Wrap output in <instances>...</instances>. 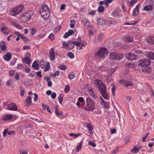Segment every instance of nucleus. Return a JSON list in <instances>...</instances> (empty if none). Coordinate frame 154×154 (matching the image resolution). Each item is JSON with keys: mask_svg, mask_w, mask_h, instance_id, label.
<instances>
[{"mask_svg": "<svg viewBox=\"0 0 154 154\" xmlns=\"http://www.w3.org/2000/svg\"><path fill=\"white\" fill-rule=\"evenodd\" d=\"M124 41L129 42H132L133 40V38L131 35H126L123 37Z\"/></svg>", "mask_w": 154, "mask_h": 154, "instance_id": "14", "label": "nucleus"}, {"mask_svg": "<svg viewBox=\"0 0 154 154\" xmlns=\"http://www.w3.org/2000/svg\"><path fill=\"white\" fill-rule=\"evenodd\" d=\"M67 56L69 57L70 59H73L74 57V55L73 53L71 52H68L67 53Z\"/></svg>", "mask_w": 154, "mask_h": 154, "instance_id": "44", "label": "nucleus"}, {"mask_svg": "<svg viewBox=\"0 0 154 154\" xmlns=\"http://www.w3.org/2000/svg\"><path fill=\"white\" fill-rule=\"evenodd\" d=\"M145 55L149 59L154 60V53L153 52H147Z\"/></svg>", "mask_w": 154, "mask_h": 154, "instance_id": "16", "label": "nucleus"}, {"mask_svg": "<svg viewBox=\"0 0 154 154\" xmlns=\"http://www.w3.org/2000/svg\"><path fill=\"white\" fill-rule=\"evenodd\" d=\"M6 109L16 111L17 109V107L16 104L13 103H12L8 104L6 108H5Z\"/></svg>", "mask_w": 154, "mask_h": 154, "instance_id": "10", "label": "nucleus"}, {"mask_svg": "<svg viewBox=\"0 0 154 154\" xmlns=\"http://www.w3.org/2000/svg\"><path fill=\"white\" fill-rule=\"evenodd\" d=\"M20 89L21 91L20 95L21 96H22L24 95V92H25V90L23 88L22 86H20Z\"/></svg>", "mask_w": 154, "mask_h": 154, "instance_id": "53", "label": "nucleus"}, {"mask_svg": "<svg viewBox=\"0 0 154 154\" xmlns=\"http://www.w3.org/2000/svg\"><path fill=\"white\" fill-rule=\"evenodd\" d=\"M98 89L100 90L101 94L104 93L106 92V87L104 84H103L102 86L100 87Z\"/></svg>", "mask_w": 154, "mask_h": 154, "instance_id": "28", "label": "nucleus"}, {"mask_svg": "<svg viewBox=\"0 0 154 154\" xmlns=\"http://www.w3.org/2000/svg\"><path fill=\"white\" fill-rule=\"evenodd\" d=\"M117 69V67H116L113 68H112L109 70V72H111V73H113L114 72H115L116 69Z\"/></svg>", "mask_w": 154, "mask_h": 154, "instance_id": "54", "label": "nucleus"}, {"mask_svg": "<svg viewBox=\"0 0 154 154\" xmlns=\"http://www.w3.org/2000/svg\"><path fill=\"white\" fill-rule=\"evenodd\" d=\"M142 71L146 74H149L152 72V68L149 66L143 67L141 69Z\"/></svg>", "mask_w": 154, "mask_h": 154, "instance_id": "11", "label": "nucleus"}, {"mask_svg": "<svg viewBox=\"0 0 154 154\" xmlns=\"http://www.w3.org/2000/svg\"><path fill=\"white\" fill-rule=\"evenodd\" d=\"M20 38L22 39V40L26 43H28L29 42V40L26 37H24L22 36L21 35L20 36Z\"/></svg>", "mask_w": 154, "mask_h": 154, "instance_id": "46", "label": "nucleus"}, {"mask_svg": "<svg viewBox=\"0 0 154 154\" xmlns=\"http://www.w3.org/2000/svg\"><path fill=\"white\" fill-rule=\"evenodd\" d=\"M137 0H132L131 2H127V3H129L130 5L133 6L134 4L136 3Z\"/></svg>", "mask_w": 154, "mask_h": 154, "instance_id": "48", "label": "nucleus"}, {"mask_svg": "<svg viewBox=\"0 0 154 154\" xmlns=\"http://www.w3.org/2000/svg\"><path fill=\"white\" fill-rule=\"evenodd\" d=\"M63 96H64L63 94H60V95L58 97V100H59V103L61 104H62Z\"/></svg>", "mask_w": 154, "mask_h": 154, "instance_id": "40", "label": "nucleus"}, {"mask_svg": "<svg viewBox=\"0 0 154 154\" xmlns=\"http://www.w3.org/2000/svg\"><path fill=\"white\" fill-rule=\"evenodd\" d=\"M151 64L150 60L147 59H142L138 61V65L143 67L149 66Z\"/></svg>", "mask_w": 154, "mask_h": 154, "instance_id": "7", "label": "nucleus"}, {"mask_svg": "<svg viewBox=\"0 0 154 154\" xmlns=\"http://www.w3.org/2000/svg\"><path fill=\"white\" fill-rule=\"evenodd\" d=\"M132 51H134V52L138 54H140L143 53V51L140 50H138L135 48H134L132 49Z\"/></svg>", "mask_w": 154, "mask_h": 154, "instance_id": "38", "label": "nucleus"}, {"mask_svg": "<svg viewBox=\"0 0 154 154\" xmlns=\"http://www.w3.org/2000/svg\"><path fill=\"white\" fill-rule=\"evenodd\" d=\"M8 129H5L3 132V136L4 137L5 136V134H7L8 135H11L15 133L14 131H11L8 132Z\"/></svg>", "mask_w": 154, "mask_h": 154, "instance_id": "21", "label": "nucleus"}, {"mask_svg": "<svg viewBox=\"0 0 154 154\" xmlns=\"http://www.w3.org/2000/svg\"><path fill=\"white\" fill-rule=\"evenodd\" d=\"M24 8L23 5L20 4L14 8L10 12V14L13 16H16L20 13Z\"/></svg>", "mask_w": 154, "mask_h": 154, "instance_id": "5", "label": "nucleus"}, {"mask_svg": "<svg viewBox=\"0 0 154 154\" xmlns=\"http://www.w3.org/2000/svg\"><path fill=\"white\" fill-rule=\"evenodd\" d=\"M109 57L112 60H120L123 58L124 57L122 54L113 52L110 53Z\"/></svg>", "mask_w": 154, "mask_h": 154, "instance_id": "6", "label": "nucleus"}, {"mask_svg": "<svg viewBox=\"0 0 154 154\" xmlns=\"http://www.w3.org/2000/svg\"><path fill=\"white\" fill-rule=\"evenodd\" d=\"M81 134L80 133H78L77 134H74L73 133H70L69 135L70 136L75 137V138L78 137L80 136Z\"/></svg>", "mask_w": 154, "mask_h": 154, "instance_id": "49", "label": "nucleus"}, {"mask_svg": "<svg viewBox=\"0 0 154 154\" xmlns=\"http://www.w3.org/2000/svg\"><path fill=\"white\" fill-rule=\"evenodd\" d=\"M40 13L44 19H48L50 16V12L47 5L43 6L40 10Z\"/></svg>", "mask_w": 154, "mask_h": 154, "instance_id": "4", "label": "nucleus"}, {"mask_svg": "<svg viewBox=\"0 0 154 154\" xmlns=\"http://www.w3.org/2000/svg\"><path fill=\"white\" fill-rule=\"evenodd\" d=\"M49 57L51 61H53L55 59V55L54 48H51L49 51Z\"/></svg>", "mask_w": 154, "mask_h": 154, "instance_id": "13", "label": "nucleus"}, {"mask_svg": "<svg viewBox=\"0 0 154 154\" xmlns=\"http://www.w3.org/2000/svg\"><path fill=\"white\" fill-rule=\"evenodd\" d=\"M119 147H117V148L114 149V150L112 151L111 154H115L118 151Z\"/></svg>", "mask_w": 154, "mask_h": 154, "instance_id": "64", "label": "nucleus"}, {"mask_svg": "<svg viewBox=\"0 0 154 154\" xmlns=\"http://www.w3.org/2000/svg\"><path fill=\"white\" fill-rule=\"evenodd\" d=\"M1 31L5 35H8L9 33V30L5 26L2 27L1 29Z\"/></svg>", "mask_w": 154, "mask_h": 154, "instance_id": "25", "label": "nucleus"}, {"mask_svg": "<svg viewBox=\"0 0 154 154\" xmlns=\"http://www.w3.org/2000/svg\"><path fill=\"white\" fill-rule=\"evenodd\" d=\"M101 103L102 105H103L104 108H108L109 106V103L105 101L102 97H101Z\"/></svg>", "mask_w": 154, "mask_h": 154, "instance_id": "22", "label": "nucleus"}, {"mask_svg": "<svg viewBox=\"0 0 154 154\" xmlns=\"http://www.w3.org/2000/svg\"><path fill=\"white\" fill-rule=\"evenodd\" d=\"M88 144V145H90L94 147H95L96 146L95 143L94 142H92L91 141H89Z\"/></svg>", "mask_w": 154, "mask_h": 154, "instance_id": "57", "label": "nucleus"}, {"mask_svg": "<svg viewBox=\"0 0 154 154\" xmlns=\"http://www.w3.org/2000/svg\"><path fill=\"white\" fill-rule=\"evenodd\" d=\"M56 93L54 92L51 94V97L52 98L54 99L56 97Z\"/></svg>", "mask_w": 154, "mask_h": 154, "instance_id": "63", "label": "nucleus"}, {"mask_svg": "<svg viewBox=\"0 0 154 154\" xmlns=\"http://www.w3.org/2000/svg\"><path fill=\"white\" fill-rule=\"evenodd\" d=\"M44 79L48 83V86L49 87H51L52 85V82L50 79L47 77H45L44 78Z\"/></svg>", "mask_w": 154, "mask_h": 154, "instance_id": "36", "label": "nucleus"}, {"mask_svg": "<svg viewBox=\"0 0 154 154\" xmlns=\"http://www.w3.org/2000/svg\"><path fill=\"white\" fill-rule=\"evenodd\" d=\"M97 23L99 25H103L105 24V21L103 19L100 18L97 20Z\"/></svg>", "mask_w": 154, "mask_h": 154, "instance_id": "27", "label": "nucleus"}, {"mask_svg": "<svg viewBox=\"0 0 154 154\" xmlns=\"http://www.w3.org/2000/svg\"><path fill=\"white\" fill-rule=\"evenodd\" d=\"M139 7L140 5L138 4L134 9L132 13V15L133 16H136L138 15L139 10Z\"/></svg>", "mask_w": 154, "mask_h": 154, "instance_id": "17", "label": "nucleus"}, {"mask_svg": "<svg viewBox=\"0 0 154 154\" xmlns=\"http://www.w3.org/2000/svg\"><path fill=\"white\" fill-rule=\"evenodd\" d=\"M40 65L42 68H45L44 71L45 72L48 71L50 67L49 63L48 62L45 63L44 60H43L40 61Z\"/></svg>", "mask_w": 154, "mask_h": 154, "instance_id": "8", "label": "nucleus"}, {"mask_svg": "<svg viewBox=\"0 0 154 154\" xmlns=\"http://www.w3.org/2000/svg\"><path fill=\"white\" fill-rule=\"evenodd\" d=\"M104 7L103 6H100L98 8L97 11L99 13H101L104 11Z\"/></svg>", "mask_w": 154, "mask_h": 154, "instance_id": "41", "label": "nucleus"}, {"mask_svg": "<svg viewBox=\"0 0 154 154\" xmlns=\"http://www.w3.org/2000/svg\"><path fill=\"white\" fill-rule=\"evenodd\" d=\"M57 107H56V108ZM55 112L56 115L58 117H59L63 114L62 111L58 110L57 108H56Z\"/></svg>", "mask_w": 154, "mask_h": 154, "instance_id": "37", "label": "nucleus"}, {"mask_svg": "<svg viewBox=\"0 0 154 154\" xmlns=\"http://www.w3.org/2000/svg\"><path fill=\"white\" fill-rule=\"evenodd\" d=\"M83 24L85 25L88 27H89L90 26V23L88 19L85 18L83 20Z\"/></svg>", "mask_w": 154, "mask_h": 154, "instance_id": "31", "label": "nucleus"}, {"mask_svg": "<svg viewBox=\"0 0 154 154\" xmlns=\"http://www.w3.org/2000/svg\"><path fill=\"white\" fill-rule=\"evenodd\" d=\"M125 57L128 60L133 61L138 59V56L130 53H127L125 54Z\"/></svg>", "mask_w": 154, "mask_h": 154, "instance_id": "9", "label": "nucleus"}, {"mask_svg": "<svg viewBox=\"0 0 154 154\" xmlns=\"http://www.w3.org/2000/svg\"><path fill=\"white\" fill-rule=\"evenodd\" d=\"M82 142L81 141L79 143V144L77 146L76 149V151L77 152H79L82 149Z\"/></svg>", "mask_w": 154, "mask_h": 154, "instance_id": "32", "label": "nucleus"}, {"mask_svg": "<svg viewBox=\"0 0 154 154\" xmlns=\"http://www.w3.org/2000/svg\"><path fill=\"white\" fill-rule=\"evenodd\" d=\"M103 34H100L98 37V40L100 42L101 41L103 38Z\"/></svg>", "mask_w": 154, "mask_h": 154, "instance_id": "52", "label": "nucleus"}, {"mask_svg": "<svg viewBox=\"0 0 154 154\" xmlns=\"http://www.w3.org/2000/svg\"><path fill=\"white\" fill-rule=\"evenodd\" d=\"M59 72L58 71H56L54 74L53 75H52V76L53 77H54L56 76H58L59 75Z\"/></svg>", "mask_w": 154, "mask_h": 154, "instance_id": "62", "label": "nucleus"}, {"mask_svg": "<svg viewBox=\"0 0 154 154\" xmlns=\"http://www.w3.org/2000/svg\"><path fill=\"white\" fill-rule=\"evenodd\" d=\"M147 42L151 44H154V36H150L147 38Z\"/></svg>", "mask_w": 154, "mask_h": 154, "instance_id": "23", "label": "nucleus"}, {"mask_svg": "<svg viewBox=\"0 0 154 154\" xmlns=\"http://www.w3.org/2000/svg\"><path fill=\"white\" fill-rule=\"evenodd\" d=\"M11 54L10 53H8L3 56V58L5 61H9L11 59Z\"/></svg>", "mask_w": 154, "mask_h": 154, "instance_id": "18", "label": "nucleus"}, {"mask_svg": "<svg viewBox=\"0 0 154 154\" xmlns=\"http://www.w3.org/2000/svg\"><path fill=\"white\" fill-rule=\"evenodd\" d=\"M107 50L105 48L101 47L100 49L95 53L96 57L100 59H104L105 57L106 54H107Z\"/></svg>", "mask_w": 154, "mask_h": 154, "instance_id": "3", "label": "nucleus"}, {"mask_svg": "<svg viewBox=\"0 0 154 154\" xmlns=\"http://www.w3.org/2000/svg\"><path fill=\"white\" fill-rule=\"evenodd\" d=\"M88 92L90 95L94 98H95L97 97V95L95 94L93 89L92 88H90L89 89Z\"/></svg>", "mask_w": 154, "mask_h": 154, "instance_id": "26", "label": "nucleus"}, {"mask_svg": "<svg viewBox=\"0 0 154 154\" xmlns=\"http://www.w3.org/2000/svg\"><path fill=\"white\" fill-rule=\"evenodd\" d=\"M60 26H58L54 30V32L55 33H57V32H59L60 31Z\"/></svg>", "mask_w": 154, "mask_h": 154, "instance_id": "45", "label": "nucleus"}, {"mask_svg": "<svg viewBox=\"0 0 154 154\" xmlns=\"http://www.w3.org/2000/svg\"><path fill=\"white\" fill-rule=\"evenodd\" d=\"M152 6L151 5H149L145 6L143 8V10L146 11H150L152 10Z\"/></svg>", "mask_w": 154, "mask_h": 154, "instance_id": "30", "label": "nucleus"}, {"mask_svg": "<svg viewBox=\"0 0 154 154\" xmlns=\"http://www.w3.org/2000/svg\"><path fill=\"white\" fill-rule=\"evenodd\" d=\"M59 68L60 69L62 70H65L66 69V66L64 65H60L59 66Z\"/></svg>", "mask_w": 154, "mask_h": 154, "instance_id": "60", "label": "nucleus"}, {"mask_svg": "<svg viewBox=\"0 0 154 154\" xmlns=\"http://www.w3.org/2000/svg\"><path fill=\"white\" fill-rule=\"evenodd\" d=\"M94 83L98 88L102 86V85L103 84V82L101 81L98 79L95 80Z\"/></svg>", "mask_w": 154, "mask_h": 154, "instance_id": "24", "label": "nucleus"}, {"mask_svg": "<svg viewBox=\"0 0 154 154\" xmlns=\"http://www.w3.org/2000/svg\"><path fill=\"white\" fill-rule=\"evenodd\" d=\"M75 75L74 72H71L69 73L68 77L70 79H72L75 77Z\"/></svg>", "mask_w": 154, "mask_h": 154, "instance_id": "39", "label": "nucleus"}, {"mask_svg": "<svg viewBox=\"0 0 154 154\" xmlns=\"http://www.w3.org/2000/svg\"><path fill=\"white\" fill-rule=\"evenodd\" d=\"M32 66L33 68L35 70H38V66L37 62H34L32 64Z\"/></svg>", "mask_w": 154, "mask_h": 154, "instance_id": "43", "label": "nucleus"}, {"mask_svg": "<svg viewBox=\"0 0 154 154\" xmlns=\"http://www.w3.org/2000/svg\"><path fill=\"white\" fill-rule=\"evenodd\" d=\"M130 137L128 136L126 137L125 139H124V142L125 143H127L128 142H129V140H130Z\"/></svg>", "mask_w": 154, "mask_h": 154, "instance_id": "59", "label": "nucleus"}, {"mask_svg": "<svg viewBox=\"0 0 154 154\" xmlns=\"http://www.w3.org/2000/svg\"><path fill=\"white\" fill-rule=\"evenodd\" d=\"M101 94L103 97L106 100L109 99V97L107 91L104 92V93H102Z\"/></svg>", "mask_w": 154, "mask_h": 154, "instance_id": "35", "label": "nucleus"}, {"mask_svg": "<svg viewBox=\"0 0 154 154\" xmlns=\"http://www.w3.org/2000/svg\"><path fill=\"white\" fill-rule=\"evenodd\" d=\"M13 115L11 114H7L4 115L3 116L2 119L5 121H8L11 119L13 118Z\"/></svg>", "mask_w": 154, "mask_h": 154, "instance_id": "20", "label": "nucleus"}, {"mask_svg": "<svg viewBox=\"0 0 154 154\" xmlns=\"http://www.w3.org/2000/svg\"><path fill=\"white\" fill-rule=\"evenodd\" d=\"M87 128L88 129L89 133L91 134H93L92 129H93L92 126L90 124H87Z\"/></svg>", "mask_w": 154, "mask_h": 154, "instance_id": "29", "label": "nucleus"}, {"mask_svg": "<svg viewBox=\"0 0 154 154\" xmlns=\"http://www.w3.org/2000/svg\"><path fill=\"white\" fill-rule=\"evenodd\" d=\"M32 98L30 96L27 97L26 100L25 105L27 106H29L32 103Z\"/></svg>", "mask_w": 154, "mask_h": 154, "instance_id": "19", "label": "nucleus"}, {"mask_svg": "<svg viewBox=\"0 0 154 154\" xmlns=\"http://www.w3.org/2000/svg\"><path fill=\"white\" fill-rule=\"evenodd\" d=\"M24 60L26 63L28 64L29 63L30 59L28 57L26 56H25L24 58Z\"/></svg>", "mask_w": 154, "mask_h": 154, "instance_id": "55", "label": "nucleus"}, {"mask_svg": "<svg viewBox=\"0 0 154 154\" xmlns=\"http://www.w3.org/2000/svg\"><path fill=\"white\" fill-rule=\"evenodd\" d=\"M86 105L85 108V110L87 111L93 110L95 108L94 101L90 98L87 97L86 99Z\"/></svg>", "mask_w": 154, "mask_h": 154, "instance_id": "2", "label": "nucleus"}, {"mask_svg": "<svg viewBox=\"0 0 154 154\" xmlns=\"http://www.w3.org/2000/svg\"><path fill=\"white\" fill-rule=\"evenodd\" d=\"M142 147L141 146H134L133 148L130 150L131 152H134V153H137L140 151V149Z\"/></svg>", "mask_w": 154, "mask_h": 154, "instance_id": "15", "label": "nucleus"}, {"mask_svg": "<svg viewBox=\"0 0 154 154\" xmlns=\"http://www.w3.org/2000/svg\"><path fill=\"white\" fill-rule=\"evenodd\" d=\"M75 23V20H72L70 21V28H73L74 27Z\"/></svg>", "mask_w": 154, "mask_h": 154, "instance_id": "47", "label": "nucleus"}, {"mask_svg": "<svg viewBox=\"0 0 154 154\" xmlns=\"http://www.w3.org/2000/svg\"><path fill=\"white\" fill-rule=\"evenodd\" d=\"M17 68L18 69L21 70L23 68V66L22 64H18Z\"/></svg>", "mask_w": 154, "mask_h": 154, "instance_id": "56", "label": "nucleus"}, {"mask_svg": "<svg viewBox=\"0 0 154 154\" xmlns=\"http://www.w3.org/2000/svg\"><path fill=\"white\" fill-rule=\"evenodd\" d=\"M34 95H35V97L34 98V101L35 102H36L37 101L38 99V95L35 93L34 94Z\"/></svg>", "mask_w": 154, "mask_h": 154, "instance_id": "61", "label": "nucleus"}, {"mask_svg": "<svg viewBox=\"0 0 154 154\" xmlns=\"http://www.w3.org/2000/svg\"><path fill=\"white\" fill-rule=\"evenodd\" d=\"M33 14V12L32 11H28L20 15L19 17V20L22 22H26L31 18Z\"/></svg>", "mask_w": 154, "mask_h": 154, "instance_id": "1", "label": "nucleus"}, {"mask_svg": "<svg viewBox=\"0 0 154 154\" xmlns=\"http://www.w3.org/2000/svg\"><path fill=\"white\" fill-rule=\"evenodd\" d=\"M112 1L113 0H104L105 5L106 6V7H108L109 4L111 3Z\"/></svg>", "mask_w": 154, "mask_h": 154, "instance_id": "42", "label": "nucleus"}, {"mask_svg": "<svg viewBox=\"0 0 154 154\" xmlns=\"http://www.w3.org/2000/svg\"><path fill=\"white\" fill-rule=\"evenodd\" d=\"M78 40H79L80 42H79L78 41H74V45H75L77 46H79L80 45L81 43H82L81 37H79L78 38Z\"/></svg>", "mask_w": 154, "mask_h": 154, "instance_id": "33", "label": "nucleus"}, {"mask_svg": "<svg viewBox=\"0 0 154 154\" xmlns=\"http://www.w3.org/2000/svg\"><path fill=\"white\" fill-rule=\"evenodd\" d=\"M110 86H112L111 91L112 92V94L113 96H115L116 93L115 92V90L116 86L114 83L111 84Z\"/></svg>", "mask_w": 154, "mask_h": 154, "instance_id": "34", "label": "nucleus"}, {"mask_svg": "<svg viewBox=\"0 0 154 154\" xmlns=\"http://www.w3.org/2000/svg\"><path fill=\"white\" fill-rule=\"evenodd\" d=\"M48 38L52 41H53L54 40L55 37L54 34L53 33H51L49 35Z\"/></svg>", "mask_w": 154, "mask_h": 154, "instance_id": "51", "label": "nucleus"}, {"mask_svg": "<svg viewBox=\"0 0 154 154\" xmlns=\"http://www.w3.org/2000/svg\"><path fill=\"white\" fill-rule=\"evenodd\" d=\"M79 101L81 103H83V104H85V101L84 100L83 98L82 97H80L78 98Z\"/></svg>", "mask_w": 154, "mask_h": 154, "instance_id": "58", "label": "nucleus"}, {"mask_svg": "<svg viewBox=\"0 0 154 154\" xmlns=\"http://www.w3.org/2000/svg\"><path fill=\"white\" fill-rule=\"evenodd\" d=\"M124 86L126 87L128 86H131L133 85V83L130 81H128L125 80H120L119 81Z\"/></svg>", "mask_w": 154, "mask_h": 154, "instance_id": "12", "label": "nucleus"}, {"mask_svg": "<svg viewBox=\"0 0 154 154\" xmlns=\"http://www.w3.org/2000/svg\"><path fill=\"white\" fill-rule=\"evenodd\" d=\"M70 90L69 86V85H67L64 89V92L66 93H67Z\"/></svg>", "mask_w": 154, "mask_h": 154, "instance_id": "50", "label": "nucleus"}]
</instances>
